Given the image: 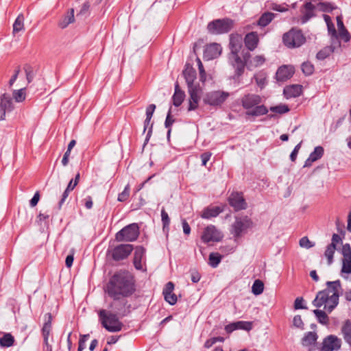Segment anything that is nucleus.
<instances>
[{
    "label": "nucleus",
    "mask_w": 351,
    "mask_h": 351,
    "mask_svg": "<svg viewBox=\"0 0 351 351\" xmlns=\"http://www.w3.org/2000/svg\"><path fill=\"white\" fill-rule=\"evenodd\" d=\"M135 291L134 280L132 274L127 271L115 274L110 279L107 292L114 300H119L131 295Z\"/></svg>",
    "instance_id": "obj_1"
},
{
    "label": "nucleus",
    "mask_w": 351,
    "mask_h": 351,
    "mask_svg": "<svg viewBox=\"0 0 351 351\" xmlns=\"http://www.w3.org/2000/svg\"><path fill=\"white\" fill-rule=\"evenodd\" d=\"M326 285V289L317 293L313 301V305L330 313L339 304V291L341 289V285L338 280L328 281Z\"/></svg>",
    "instance_id": "obj_2"
},
{
    "label": "nucleus",
    "mask_w": 351,
    "mask_h": 351,
    "mask_svg": "<svg viewBox=\"0 0 351 351\" xmlns=\"http://www.w3.org/2000/svg\"><path fill=\"white\" fill-rule=\"evenodd\" d=\"M183 75L188 86V93L189 94V111L195 110L199 104V101L202 93V88L198 82H196V71L190 65H186L183 71Z\"/></svg>",
    "instance_id": "obj_3"
},
{
    "label": "nucleus",
    "mask_w": 351,
    "mask_h": 351,
    "mask_svg": "<svg viewBox=\"0 0 351 351\" xmlns=\"http://www.w3.org/2000/svg\"><path fill=\"white\" fill-rule=\"evenodd\" d=\"M243 38L238 34H232L230 36V48L231 53L229 60L236 69V73L240 76L244 71L245 64L239 56V52L242 47Z\"/></svg>",
    "instance_id": "obj_4"
},
{
    "label": "nucleus",
    "mask_w": 351,
    "mask_h": 351,
    "mask_svg": "<svg viewBox=\"0 0 351 351\" xmlns=\"http://www.w3.org/2000/svg\"><path fill=\"white\" fill-rule=\"evenodd\" d=\"M261 102V97L256 94L248 93L241 99L243 108L247 110L246 114L250 116L258 117L268 112L267 108L264 105H259Z\"/></svg>",
    "instance_id": "obj_5"
},
{
    "label": "nucleus",
    "mask_w": 351,
    "mask_h": 351,
    "mask_svg": "<svg viewBox=\"0 0 351 351\" xmlns=\"http://www.w3.org/2000/svg\"><path fill=\"white\" fill-rule=\"evenodd\" d=\"M98 315L102 326L108 331L116 332L121 330L123 324L119 320L116 314L101 309Z\"/></svg>",
    "instance_id": "obj_6"
},
{
    "label": "nucleus",
    "mask_w": 351,
    "mask_h": 351,
    "mask_svg": "<svg viewBox=\"0 0 351 351\" xmlns=\"http://www.w3.org/2000/svg\"><path fill=\"white\" fill-rule=\"evenodd\" d=\"M253 223L247 216L236 217L231 226L230 232L235 238H239L252 227Z\"/></svg>",
    "instance_id": "obj_7"
},
{
    "label": "nucleus",
    "mask_w": 351,
    "mask_h": 351,
    "mask_svg": "<svg viewBox=\"0 0 351 351\" xmlns=\"http://www.w3.org/2000/svg\"><path fill=\"white\" fill-rule=\"evenodd\" d=\"M282 40L285 45L289 48L299 47L306 41L302 32L294 28L285 33L283 35Z\"/></svg>",
    "instance_id": "obj_8"
},
{
    "label": "nucleus",
    "mask_w": 351,
    "mask_h": 351,
    "mask_svg": "<svg viewBox=\"0 0 351 351\" xmlns=\"http://www.w3.org/2000/svg\"><path fill=\"white\" fill-rule=\"evenodd\" d=\"M234 27V21L229 19H217L208 23V31L212 34H221L230 31Z\"/></svg>",
    "instance_id": "obj_9"
},
{
    "label": "nucleus",
    "mask_w": 351,
    "mask_h": 351,
    "mask_svg": "<svg viewBox=\"0 0 351 351\" xmlns=\"http://www.w3.org/2000/svg\"><path fill=\"white\" fill-rule=\"evenodd\" d=\"M138 236V226L136 223H131L119 231L115 235V239L119 242H131L136 240Z\"/></svg>",
    "instance_id": "obj_10"
},
{
    "label": "nucleus",
    "mask_w": 351,
    "mask_h": 351,
    "mask_svg": "<svg viewBox=\"0 0 351 351\" xmlns=\"http://www.w3.org/2000/svg\"><path fill=\"white\" fill-rule=\"evenodd\" d=\"M230 96L229 93L222 90H215L207 93L203 101L206 104L212 106H221Z\"/></svg>",
    "instance_id": "obj_11"
},
{
    "label": "nucleus",
    "mask_w": 351,
    "mask_h": 351,
    "mask_svg": "<svg viewBox=\"0 0 351 351\" xmlns=\"http://www.w3.org/2000/svg\"><path fill=\"white\" fill-rule=\"evenodd\" d=\"M223 237L222 234L217 230L215 226H208L203 231L201 239L203 242L207 243L210 241L218 242Z\"/></svg>",
    "instance_id": "obj_12"
},
{
    "label": "nucleus",
    "mask_w": 351,
    "mask_h": 351,
    "mask_svg": "<svg viewBox=\"0 0 351 351\" xmlns=\"http://www.w3.org/2000/svg\"><path fill=\"white\" fill-rule=\"evenodd\" d=\"M341 340L337 336L330 335L324 339L319 351H337L341 348Z\"/></svg>",
    "instance_id": "obj_13"
},
{
    "label": "nucleus",
    "mask_w": 351,
    "mask_h": 351,
    "mask_svg": "<svg viewBox=\"0 0 351 351\" xmlns=\"http://www.w3.org/2000/svg\"><path fill=\"white\" fill-rule=\"evenodd\" d=\"M133 246L130 244H121L115 247L112 251V256L114 261L126 258L132 252Z\"/></svg>",
    "instance_id": "obj_14"
},
{
    "label": "nucleus",
    "mask_w": 351,
    "mask_h": 351,
    "mask_svg": "<svg viewBox=\"0 0 351 351\" xmlns=\"http://www.w3.org/2000/svg\"><path fill=\"white\" fill-rule=\"evenodd\" d=\"M12 99L10 95L3 93L0 95V121L4 120L6 112L14 109Z\"/></svg>",
    "instance_id": "obj_15"
},
{
    "label": "nucleus",
    "mask_w": 351,
    "mask_h": 351,
    "mask_svg": "<svg viewBox=\"0 0 351 351\" xmlns=\"http://www.w3.org/2000/svg\"><path fill=\"white\" fill-rule=\"evenodd\" d=\"M341 253L343 256L341 271L343 273L351 274V247L348 243L342 246Z\"/></svg>",
    "instance_id": "obj_16"
},
{
    "label": "nucleus",
    "mask_w": 351,
    "mask_h": 351,
    "mask_svg": "<svg viewBox=\"0 0 351 351\" xmlns=\"http://www.w3.org/2000/svg\"><path fill=\"white\" fill-rule=\"evenodd\" d=\"M229 204L235 210L245 209L247 204L241 193H232L228 198Z\"/></svg>",
    "instance_id": "obj_17"
},
{
    "label": "nucleus",
    "mask_w": 351,
    "mask_h": 351,
    "mask_svg": "<svg viewBox=\"0 0 351 351\" xmlns=\"http://www.w3.org/2000/svg\"><path fill=\"white\" fill-rule=\"evenodd\" d=\"M295 72L294 67L291 65H282L278 68L276 73L278 81L284 82L292 77Z\"/></svg>",
    "instance_id": "obj_18"
},
{
    "label": "nucleus",
    "mask_w": 351,
    "mask_h": 351,
    "mask_svg": "<svg viewBox=\"0 0 351 351\" xmlns=\"http://www.w3.org/2000/svg\"><path fill=\"white\" fill-rule=\"evenodd\" d=\"M341 47V42L339 40H332L330 46L324 47L317 53L316 58L318 60H322L328 57L332 53H333L336 49Z\"/></svg>",
    "instance_id": "obj_19"
},
{
    "label": "nucleus",
    "mask_w": 351,
    "mask_h": 351,
    "mask_svg": "<svg viewBox=\"0 0 351 351\" xmlns=\"http://www.w3.org/2000/svg\"><path fill=\"white\" fill-rule=\"evenodd\" d=\"M221 52V47L217 43H212L205 48L204 58L206 60H212L217 58Z\"/></svg>",
    "instance_id": "obj_20"
},
{
    "label": "nucleus",
    "mask_w": 351,
    "mask_h": 351,
    "mask_svg": "<svg viewBox=\"0 0 351 351\" xmlns=\"http://www.w3.org/2000/svg\"><path fill=\"white\" fill-rule=\"evenodd\" d=\"M258 41V34L254 32L247 34L244 38L245 45L250 51L256 48Z\"/></svg>",
    "instance_id": "obj_21"
},
{
    "label": "nucleus",
    "mask_w": 351,
    "mask_h": 351,
    "mask_svg": "<svg viewBox=\"0 0 351 351\" xmlns=\"http://www.w3.org/2000/svg\"><path fill=\"white\" fill-rule=\"evenodd\" d=\"M315 6L311 3L307 2L304 5L303 8L301 10L302 14V23H306L311 18L314 16Z\"/></svg>",
    "instance_id": "obj_22"
},
{
    "label": "nucleus",
    "mask_w": 351,
    "mask_h": 351,
    "mask_svg": "<svg viewBox=\"0 0 351 351\" xmlns=\"http://www.w3.org/2000/svg\"><path fill=\"white\" fill-rule=\"evenodd\" d=\"M223 211L219 206H209L206 208L201 214L203 219H210L218 216Z\"/></svg>",
    "instance_id": "obj_23"
},
{
    "label": "nucleus",
    "mask_w": 351,
    "mask_h": 351,
    "mask_svg": "<svg viewBox=\"0 0 351 351\" xmlns=\"http://www.w3.org/2000/svg\"><path fill=\"white\" fill-rule=\"evenodd\" d=\"M324 154V149L321 146L316 147L314 151L310 154L305 162L304 167H308L311 164L319 159Z\"/></svg>",
    "instance_id": "obj_24"
},
{
    "label": "nucleus",
    "mask_w": 351,
    "mask_h": 351,
    "mask_svg": "<svg viewBox=\"0 0 351 351\" xmlns=\"http://www.w3.org/2000/svg\"><path fill=\"white\" fill-rule=\"evenodd\" d=\"M244 59L250 69L261 66L265 61V57L262 55H257L250 60H247L246 57H244Z\"/></svg>",
    "instance_id": "obj_25"
},
{
    "label": "nucleus",
    "mask_w": 351,
    "mask_h": 351,
    "mask_svg": "<svg viewBox=\"0 0 351 351\" xmlns=\"http://www.w3.org/2000/svg\"><path fill=\"white\" fill-rule=\"evenodd\" d=\"M145 250L142 247H137L134 252V265L136 269H142V260L144 256Z\"/></svg>",
    "instance_id": "obj_26"
},
{
    "label": "nucleus",
    "mask_w": 351,
    "mask_h": 351,
    "mask_svg": "<svg viewBox=\"0 0 351 351\" xmlns=\"http://www.w3.org/2000/svg\"><path fill=\"white\" fill-rule=\"evenodd\" d=\"M74 21V10L71 9L60 21L58 26L62 29H64L69 24L73 23Z\"/></svg>",
    "instance_id": "obj_27"
},
{
    "label": "nucleus",
    "mask_w": 351,
    "mask_h": 351,
    "mask_svg": "<svg viewBox=\"0 0 351 351\" xmlns=\"http://www.w3.org/2000/svg\"><path fill=\"white\" fill-rule=\"evenodd\" d=\"M301 93L302 86L298 84L287 86L284 89V93L287 97H295L299 96Z\"/></svg>",
    "instance_id": "obj_28"
},
{
    "label": "nucleus",
    "mask_w": 351,
    "mask_h": 351,
    "mask_svg": "<svg viewBox=\"0 0 351 351\" xmlns=\"http://www.w3.org/2000/svg\"><path fill=\"white\" fill-rule=\"evenodd\" d=\"M185 97V94L184 91L181 90L179 88V85L177 84L175 87V93L173 95V103L176 106H180L184 99Z\"/></svg>",
    "instance_id": "obj_29"
},
{
    "label": "nucleus",
    "mask_w": 351,
    "mask_h": 351,
    "mask_svg": "<svg viewBox=\"0 0 351 351\" xmlns=\"http://www.w3.org/2000/svg\"><path fill=\"white\" fill-rule=\"evenodd\" d=\"M317 335L315 332H308L302 339V344L304 346L314 345L317 339Z\"/></svg>",
    "instance_id": "obj_30"
},
{
    "label": "nucleus",
    "mask_w": 351,
    "mask_h": 351,
    "mask_svg": "<svg viewBox=\"0 0 351 351\" xmlns=\"http://www.w3.org/2000/svg\"><path fill=\"white\" fill-rule=\"evenodd\" d=\"M345 341L351 346V322L346 320L341 328Z\"/></svg>",
    "instance_id": "obj_31"
},
{
    "label": "nucleus",
    "mask_w": 351,
    "mask_h": 351,
    "mask_svg": "<svg viewBox=\"0 0 351 351\" xmlns=\"http://www.w3.org/2000/svg\"><path fill=\"white\" fill-rule=\"evenodd\" d=\"M253 78L254 79L256 85L261 88L263 89L267 84V75L263 72H258L254 74Z\"/></svg>",
    "instance_id": "obj_32"
},
{
    "label": "nucleus",
    "mask_w": 351,
    "mask_h": 351,
    "mask_svg": "<svg viewBox=\"0 0 351 351\" xmlns=\"http://www.w3.org/2000/svg\"><path fill=\"white\" fill-rule=\"evenodd\" d=\"M313 313L320 324L324 325L328 324L329 319L327 315L328 312L325 311L324 309H315L313 310Z\"/></svg>",
    "instance_id": "obj_33"
},
{
    "label": "nucleus",
    "mask_w": 351,
    "mask_h": 351,
    "mask_svg": "<svg viewBox=\"0 0 351 351\" xmlns=\"http://www.w3.org/2000/svg\"><path fill=\"white\" fill-rule=\"evenodd\" d=\"M24 29V16L20 14L13 24V34H16Z\"/></svg>",
    "instance_id": "obj_34"
},
{
    "label": "nucleus",
    "mask_w": 351,
    "mask_h": 351,
    "mask_svg": "<svg viewBox=\"0 0 351 351\" xmlns=\"http://www.w3.org/2000/svg\"><path fill=\"white\" fill-rule=\"evenodd\" d=\"M274 14L271 12H265L260 17L257 24L261 27L267 25L274 19Z\"/></svg>",
    "instance_id": "obj_35"
},
{
    "label": "nucleus",
    "mask_w": 351,
    "mask_h": 351,
    "mask_svg": "<svg viewBox=\"0 0 351 351\" xmlns=\"http://www.w3.org/2000/svg\"><path fill=\"white\" fill-rule=\"evenodd\" d=\"M49 316V320L46 322L43 327V335L44 337L45 343L48 346V339L49 337L51 328V315L50 314H47Z\"/></svg>",
    "instance_id": "obj_36"
},
{
    "label": "nucleus",
    "mask_w": 351,
    "mask_h": 351,
    "mask_svg": "<svg viewBox=\"0 0 351 351\" xmlns=\"http://www.w3.org/2000/svg\"><path fill=\"white\" fill-rule=\"evenodd\" d=\"M14 341V337L10 333H6L3 337L0 338V346L1 347H10Z\"/></svg>",
    "instance_id": "obj_37"
},
{
    "label": "nucleus",
    "mask_w": 351,
    "mask_h": 351,
    "mask_svg": "<svg viewBox=\"0 0 351 351\" xmlns=\"http://www.w3.org/2000/svg\"><path fill=\"white\" fill-rule=\"evenodd\" d=\"M264 290V284L263 282L260 280H256L253 285L252 287V292L256 295H260L263 292Z\"/></svg>",
    "instance_id": "obj_38"
},
{
    "label": "nucleus",
    "mask_w": 351,
    "mask_h": 351,
    "mask_svg": "<svg viewBox=\"0 0 351 351\" xmlns=\"http://www.w3.org/2000/svg\"><path fill=\"white\" fill-rule=\"evenodd\" d=\"M336 247L334 246L333 244H330L327 246V248L325 251V256L328 259V265H330L332 263L333 261V255L335 254Z\"/></svg>",
    "instance_id": "obj_39"
},
{
    "label": "nucleus",
    "mask_w": 351,
    "mask_h": 351,
    "mask_svg": "<svg viewBox=\"0 0 351 351\" xmlns=\"http://www.w3.org/2000/svg\"><path fill=\"white\" fill-rule=\"evenodd\" d=\"M26 93L25 88H21L13 92V98L16 102H22L25 99Z\"/></svg>",
    "instance_id": "obj_40"
},
{
    "label": "nucleus",
    "mask_w": 351,
    "mask_h": 351,
    "mask_svg": "<svg viewBox=\"0 0 351 351\" xmlns=\"http://www.w3.org/2000/svg\"><path fill=\"white\" fill-rule=\"evenodd\" d=\"M224 341V338L222 337H211L208 339H207L204 344V347L206 349H209L210 348H211L214 344H215L217 342H223Z\"/></svg>",
    "instance_id": "obj_41"
},
{
    "label": "nucleus",
    "mask_w": 351,
    "mask_h": 351,
    "mask_svg": "<svg viewBox=\"0 0 351 351\" xmlns=\"http://www.w3.org/2000/svg\"><path fill=\"white\" fill-rule=\"evenodd\" d=\"M221 256L218 253H211L209 255V264L216 267L221 261Z\"/></svg>",
    "instance_id": "obj_42"
},
{
    "label": "nucleus",
    "mask_w": 351,
    "mask_h": 351,
    "mask_svg": "<svg viewBox=\"0 0 351 351\" xmlns=\"http://www.w3.org/2000/svg\"><path fill=\"white\" fill-rule=\"evenodd\" d=\"M236 325V328L237 329H243L247 331H249L252 328V323L250 322H245V321H239L234 322Z\"/></svg>",
    "instance_id": "obj_43"
},
{
    "label": "nucleus",
    "mask_w": 351,
    "mask_h": 351,
    "mask_svg": "<svg viewBox=\"0 0 351 351\" xmlns=\"http://www.w3.org/2000/svg\"><path fill=\"white\" fill-rule=\"evenodd\" d=\"M302 70L306 75H310L314 71V66L309 62H305L302 64Z\"/></svg>",
    "instance_id": "obj_44"
},
{
    "label": "nucleus",
    "mask_w": 351,
    "mask_h": 351,
    "mask_svg": "<svg viewBox=\"0 0 351 351\" xmlns=\"http://www.w3.org/2000/svg\"><path fill=\"white\" fill-rule=\"evenodd\" d=\"M270 110L274 112L283 114V113H286V112H289V108H288V106L287 105L280 104V105H278L276 106L271 107Z\"/></svg>",
    "instance_id": "obj_45"
},
{
    "label": "nucleus",
    "mask_w": 351,
    "mask_h": 351,
    "mask_svg": "<svg viewBox=\"0 0 351 351\" xmlns=\"http://www.w3.org/2000/svg\"><path fill=\"white\" fill-rule=\"evenodd\" d=\"M161 219L163 225V229L168 228L170 223V219L167 213L164 208L161 210Z\"/></svg>",
    "instance_id": "obj_46"
},
{
    "label": "nucleus",
    "mask_w": 351,
    "mask_h": 351,
    "mask_svg": "<svg viewBox=\"0 0 351 351\" xmlns=\"http://www.w3.org/2000/svg\"><path fill=\"white\" fill-rule=\"evenodd\" d=\"M300 246L303 248L309 249L314 246V243L311 242L307 237H304L300 240Z\"/></svg>",
    "instance_id": "obj_47"
},
{
    "label": "nucleus",
    "mask_w": 351,
    "mask_h": 351,
    "mask_svg": "<svg viewBox=\"0 0 351 351\" xmlns=\"http://www.w3.org/2000/svg\"><path fill=\"white\" fill-rule=\"evenodd\" d=\"M337 36L346 43L350 41L351 38L350 34L346 28L339 30V33L337 34Z\"/></svg>",
    "instance_id": "obj_48"
},
{
    "label": "nucleus",
    "mask_w": 351,
    "mask_h": 351,
    "mask_svg": "<svg viewBox=\"0 0 351 351\" xmlns=\"http://www.w3.org/2000/svg\"><path fill=\"white\" fill-rule=\"evenodd\" d=\"M197 65H198V69H199V78H200V80L204 82L206 81V71L204 69L202 62L199 58H197Z\"/></svg>",
    "instance_id": "obj_49"
},
{
    "label": "nucleus",
    "mask_w": 351,
    "mask_h": 351,
    "mask_svg": "<svg viewBox=\"0 0 351 351\" xmlns=\"http://www.w3.org/2000/svg\"><path fill=\"white\" fill-rule=\"evenodd\" d=\"M129 195H130V186H129V184H128L125 187L123 191L119 194L118 201L125 202V200L128 199V198L129 197Z\"/></svg>",
    "instance_id": "obj_50"
},
{
    "label": "nucleus",
    "mask_w": 351,
    "mask_h": 351,
    "mask_svg": "<svg viewBox=\"0 0 351 351\" xmlns=\"http://www.w3.org/2000/svg\"><path fill=\"white\" fill-rule=\"evenodd\" d=\"M327 27H328V34L331 36V38H330L331 40L332 39H333L334 41L335 40H338L337 33V31L335 29L334 24L333 23L328 24Z\"/></svg>",
    "instance_id": "obj_51"
},
{
    "label": "nucleus",
    "mask_w": 351,
    "mask_h": 351,
    "mask_svg": "<svg viewBox=\"0 0 351 351\" xmlns=\"http://www.w3.org/2000/svg\"><path fill=\"white\" fill-rule=\"evenodd\" d=\"M165 300L171 305H173L177 302V296L173 292L163 294Z\"/></svg>",
    "instance_id": "obj_52"
},
{
    "label": "nucleus",
    "mask_w": 351,
    "mask_h": 351,
    "mask_svg": "<svg viewBox=\"0 0 351 351\" xmlns=\"http://www.w3.org/2000/svg\"><path fill=\"white\" fill-rule=\"evenodd\" d=\"M89 337V335H82L80 336L79 340V346L77 351H82L86 347V342Z\"/></svg>",
    "instance_id": "obj_53"
},
{
    "label": "nucleus",
    "mask_w": 351,
    "mask_h": 351,
    "mask_svg": "<svg viewBox=\"0 0 351 351\" xmlns=\"http://www.w3.org/2000/svg\"><path fill=\"white\" fill-rule=\"evenodd\" d=\"M293 324L295 327L296 328H300V329H303L304 328V323H303V321L302 319V317L300 315H295L294 317H293Z\"/></svg>",
    "instance_id": "obj_54"
},
{
    "label": "nucleus",
    "mask_w": 351,
    "mask_h": 351,
    "mask_svg": "<svg viewBox=\"0 0 351 351\" xmlns=\"http://www.w3.org/2000/svg\"><path fill=\"white\" fill-rule=\"evenodd\" d=\"M150 122H151V119H148V118H146L145 120V122H144V130H143V132H145V130H147V128H149L148 133H147V138H146L147 141L148 140V138L151 136V133H152V131L153 124L150 123Z\"/></svg>",
    "instance_id": "obj_55"
},
{
    "label": "nucleus",
    "mask_w": 351,
    "mask_h": 351,
    "mask_svg": "<svg viewBox=\"0 0 351 351\" xmlns=\"http://www.w3.org/2000/svg\"><path fill=\"white\" fill-rule=\"evenodd\" d=\"M304 299L301 297H298L295 300L294 308L295 309H306V306L303 305Z\"/></svg>",
    "instance_id": "obj_56"
},
{
    "label": "nucleus",
    "mask_w": 351,
    "mask_h": 351,
    "mask_svg": "<svg viewBox=\"0 0 351 351\" xmlns=\"http://www.w3.org/2000/svg\"><path fill=\"white\" fill-rule=\"evenodd\" d=\"M319 9L323 12H330L334 9V7L329 3H320L319 4Z\"/></svg>",
    "instance_id": "obj_57"
},
{
    "label": "nucleus",
    "mask_w": 351,
    "mask_h": 351,
    "mask_svg": "<svg viewBox=\"0 0 351 351\" xmlns=\"http://www.w3.org/2000/svg\"><path fill=\"white\" fill-rule=\"evenodd\" d=\"M155 109H156L155 104L149 105L146 109V118H148V119H152V117L154 112Z\"/></svg>",
    "instance_id": "obj_58"
},
{
    "label": "nucleus",
    "mask_w": 351,
    "mask_h": 351,
    "mask_svg": "<svg viewBox=\"0 0 351 351\" xmlns=\"http://www.w3.org/2000/svg\"><path fill=\"white\" fill-rule=\"evenodd\" d=\"M212 153L209 152H204L201 155L202 163L203 166H206L207 162L210 160Z\"/></svg>",
    "instance_id": "obj_59"
},
{
    "label": "nucleus",
    "mask_w": 351,
    "mask_h": 351,
    "mask_svg": "<svg viewBox=\"0 0 351 351\" xmlns=\"http://www.w3.org/2000/svg\"><path fill=\"white\" fill-rule=\"evenodd\" d=\"M40 199V193L38 191H36L33 196V197L29 201V205L31 207H34L37 205L38 202Z\"/></svg>",
    "instance_id": "obj_60"
},
{
    "label": "nucleus",
    "mask_w": 351,
    "mask_h": 351,
    "mask_svg": "<svg viewBox=\"0 0 351 351\" xmlns=\"http://www.w3.org/2000/svg\"><path fill=\"white\" fill-rule=\"evenodd\" d=\"M301 143L302 142H300V143H298L295 147V148L293 149V150L292 151V152L291 153V155H290V158L291 160V161L294 162L296 159V157H297V155H298V153L300 149V146H301Z\"/></svg>",
    "instance_id": "obj_61"
},
{
    "label": "nucleus",
    "mask_w": 351,
    "mask_h": 351,
    "mask_svg": "<svg viewBox=\"0 0 351 351\" xmlns=\"http://www.w3.org/2000/svg\"><path fill=\"white\" fill-rule=\"evenodd\" d=\"M173 289H174L173 283L171 282H169L165 285V287L163 289L162 293L165 294V293H171V292H173Z\"/></svg>",
    "instance_id": "obj_62"
},
{
    "label": "nucleus",
    "mask_w": 351,
    "mask_h": 351,
    "mask_svg": "<svg viewBox=\"0 0 351 351\" xmlns=\"http://www.w3.org/2000/svg\"><path fill=\"white\" fill-rule=\"evenodd\" d=\"M71 154V151L66 150L64 153L63 158L62 159V164L63 166H66L69 161V156Z\"/></svg>",
    "instance_id": "obj_63"
},
{
    "label": "nucleus",
    "mask_w": 351,
    "mask_h": 351,
    "mask_svg": "<svg viewBox=\"0 0 351 351\" xmlns=\"http://www.w3.org/2000/svg\"><path fill=\"white\" fill-rule=\"evenodd\" d=\"M25 73H26L27 80L29 83H30L34 78V72L31 69V68H27V69H25Z\"/></svg>",
    "instance_id": "obj_64"
}]
</instances>
